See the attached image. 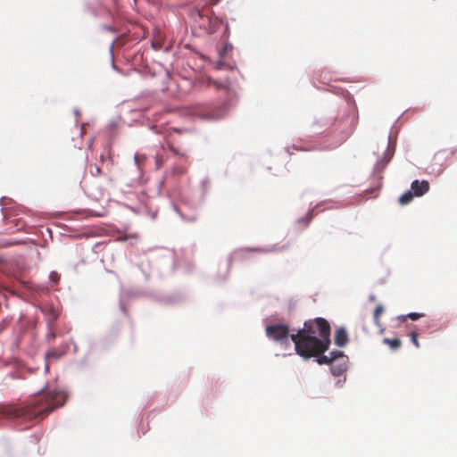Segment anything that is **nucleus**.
<instances>
[{
	"label": "nucleus",
	"instance_id": "nucleus-10",
	"mask_svg": "<svg viewBox=\"0 0 457 457\" xmlns=\"http://www.w3.org/2000/svg\"><path fill=\"white\" fill-rule=\"evenodd\" d=\"M210 190V181L208 178H204L201 180L199 189L193 192L192 199L187 204L191 208H198L202 206Z\"/></svg>",
	"mask_w": 457,
	"mask_h": 457
},
{
	"label": "nucleus",
	"instance_id": "nucleus-48",
	"mask_svg": "<svg viewBox=\"0 0 457 457\" xmlns=\"http://www.w3.org/2000/svg\"><path fill=\"white\" fill-rule=\"evenodd\" d=\"M226 278H227V275H225L222 278L219 279L220 281H224L226 280Z\"/></svg>",
	"mask_w": 457,
	"mask_h": 457
},
{
	"label": "nucleus",
	"instance_id": "nucleus-25",
	"mask_svg": "<svg viewBox=\"0 0 457 457\" xmlns=\"http://www.w3.org/2000/svg\"><path fill=\"white\" fill-rule=\"evenodd\" d=\"M85 10L94 17L98 15L97 8L88 2L85 4Z\"/></svg>",
	"mask_w": 457,
	"mask_h": 457
},
{
	"label": "nucleus",
	"instance_id": "nucleus-8",
	"mask_svg": "<svg viewBox=\"0 0 457 457\" xmlns=\"http://www.w3.org/2000/svg\"><path fill=\"white\" fill-rule=\"evenodd\" d=\"M155 258L159 261V268L162 274L165 275L174 271L176 262L173 251L170 249L160 250L155 254Z\"/></svg>",
	"mask_w": 457,
	"mask_h": 457
},
{
	"label": "nucleus",
	"instance_id": "nucleus-53",
	"mask_svg": "<svg viewBox=\"0 0 457 457\" xmlns=\"http://www.w3.org/2000/svg\"><path fill=\"white\" fill-rule=\"evenodd\" d=\"M215 20L219 21L218 17H215ZM220 22H223V21L220 20Z\"/></svg>",
	"mask_w": 457,
	"mask_h": 457
},
{
	"label": "nucleus",
	"instance_id": "nucleus-56",
	"mask_svg": "<svg viewBox=\"0 0 457 457\" xmlns=\"http://www.w3.org/2000/svg\"><path fill=\"white\" fill-rule=\"evenodd\" d=\"M219 0H216V3H218Z\"/></svg>",
	"mask_w": 457,
	"mask_h": 457
},
{
	"label": "nucleus",
	"instance_id": "nucleus-46",
	"mask_svg": "<svg viewBox=\"0 0 457 457\" xmlns=\"http://www.w3.org/2000/svg\"><path fill=\"white\" fill-rule=\"evenodd\" d=\"M293 147L295 149V150H304L303 148H302L301 146L299 145H294Z\"/></svg>",
	"mask_w": 457,
	"mask_h": 457
},
{
	"label": "nucleus",
	"instance_id": "nucleus-35",
	"mask_svg": "<svg viewBox=\"0 0 457 457\" xmlns=\"http://www.w3.org/2000/svg\"><path fill=\"white\" fill-rule=\"evenodd\" d=\"M439 165L442 166L443 162H441ZM443 171H444V169H442L441 167H439L437 170H436L435 167H433L432 170H431V172L436 176L441 175L443 173Z\"/></svg>",
	"mask_w": 457,
	"mask_h": 457
},
{
	"label": "nucleus",
	"instance_id": "nucleus-57",
	"mask_svg": "<svg viewBox=\"0 0 457 457\" xmlns=\"http://www.w3.org/2000/svg\"><path fill=\"white\" fill-rule=\"evenodd\" d=\"M219 0H216V3H218Z\"/></svg>",
	"mask_w": 457,
	"mask_h": 457
},
{
	"label": "nucleus",
	"instance_id": "nucleus-36",
	"mask_svg": "<svg viewBox=\"0 0 457 457\" xmlns=\"http://www.w3.org/2000/svg\"><path fill=\"white\" fill-rule=\"evenodd\" d=\"M103 29L108 32H116V29L110 25H104Z\"/></svg>",
	"mask_w": 457,
	"mask_h": 457
},
{
	"label": "nucleus",
	"instance_id": "nucleus-20",
	"mask_svg": "<svg viewBox=\"0 0 457 457\" xmlns=\"http://www.w3.org/2000/svg\"><path fill=\"white\" fill-rule=\"evenodd\" d=\"M331 362H337L341 359L349 358L343 351L334 350L328 353Z\"/></svg>",
	"mask_w": 457,
	"mask_h": 457
},
{
	"label": "nucleus",
	"instance_id": "nucleus-16",
	"mask_svg": "<svg viewBox=\"0 0 457 457\" xmlns=\"http://www.w3.org/2000/svg\"><path fill=\"white\" fill-rule=\"evenodd\" d=\"M324 204L323 202L321 203H319L317 204L312 209H310L307 213L305 214V216L303 217H301L297 220V222L299 224H303L304 227H306L310 221L312 220V218L314 217V212L315 210H318V211H324L327 207L325 208H322L321 210H320V208Z\"/></svg>",
	"mask_w": 457,
	"mask_h": 457
},
{
	"label": "nucleus",
	"instance_id": "nucleus-14",
	"mask_svg": "<svg viewBox=\"0 0 457 457\" xmlns=\"http://www.w3.org/2000/svg\"><path fill=\"white\" fill-rule=\"evenodd\" d=\"M313 79L317 80L324 85L328 84L332 80H337L338 79L334 76L328 69L324 68L314 71Z\"/></svg>",
	"mask_w": 457,
	"mask_h": 457
},
{
	"label": "nucleus",
	"instance_id": "nucleus-44",
	"mask_svg": "<svg viewBox=\"0 0 457 457\" xmlns=\"http://www.w3.org/2000/svg\"><path fill=\"white\" fill-rule=\"evenodd\" d=\"M230 265H231V260H230V259H228V263H227V266H228V267H227V269H226V274H228V267H229Z\"/></svg>",
	"mask_w": 457,
	"mask_h": 457
},
{
	"label": "nucleus",
	"instance_id": "nucleus-27",
	"mask_svg": "<svg viewBox=\"0 0 457 457\" xmlns=\"http://www.w3.org/2000/svg\"><path fill=\"white\" fill-rule=\"evenodd\" d=\"M59 280H60V276H59V274H58L56 271H54V270L51 271V272H50V274H49V281H50L54 286H55V285H57V283L59 282Z\"/></svg>",
	"mask_w": 457,
	"mask_h": 457
},
{
	"label": "nucleus",
	"instance_id": "nucleus-51",
	"mask_svg": "<svg viewBox=\"0 0 457 457\" xmlns=\"http://www.w3.org/2000/svg\"><path fill=\"white\" fill-rule=\"evenodd\" d=\"M48 369H49L48 365H46V367H45V370H46V371H47V370H48Z\"/></svg>",
	"mask_w": 457,
	"mask_h": 457
},
{
	"label": "nucleus",
	"instance_id": "nucleus-13",
	"mask_svg": "<svg viewBox=\"0 0 457 457\" xmlns=\"http://www.w3.org/2000/svg\"><path fill=\"white\" fill-rule=\"evenodd\" d=\"M429 182L426 179H414L411 183V191L415 197H421L429 191Z\"/></svg>",
	"mask_w": 457,
	"mask_h": 457
},
{
	"label": "nucleus",
	"instance_id": "nucleus-24",
	"mask_svg": "<svg viewBox=\"0 0 457 457\" xmlns=\"http://www.w3.org/2000/svg\"><path fill=\"white\" fill-rule=\"evenodd\" d=\"M384 312V307L383 305L379 304L378 305L375 310H374V313H373V319H374V322L376 325H379V320H378V317L379 315Z\"/></svg>",
	"mask_w": 457,
	"mask_h": 457
},
{
	"label": "nucleus",
	"instance_id": "nucleus-15",
	"mask_svg": "<svg viewBox=\"0 0 457 457\" xmlns=\"http://www.w3.org/2000/svg\"><path fill=\"white\" fill-rule=\"evenodd\" d=\"M349 341L348 334L345 327H340L337 329L334 338V343L338 347H344Z\"/></svg>",
	"mask_w": 457,
	"mask_h": 457
},
{
	"label": "nucleus",
	"instance_id": "nucleus-52",
	"mask_svg": "<svg viewBox=\"0 0 457 457\" xmlns=\"http://www.w3.org/2000/svg\"><path fill=\"white\" fill-rule=\"evenodd\" d=\"M286 150L287 151V153H288L289 154H291V153L289 152V147H286Z\"/></svg>",
	"mask_w": 457,
	"mask_h": 457
},
{
	"label": "nucleus",
	"instance_id": "nucleus-32",
	"mask_svg": "<svg viewBox=\"0 0 457 457\" xmlns=\"http://www.w3.org/2000/svg\"><path fill=\"white\" fill-rule=\"evenodd\" d=\"M115 42H116V38H114V39L112 41V43H111V45H110V47H109V51H110V53H111V54H112V68L113 70L117 71V67H116L115 62H114V60H113V47H114V44H115Z\"/></svg>",
	"mask_w": 457,
	"mask_h": 457
},
{
	"label": "nucleus",
	"instance_id": "nucleus-3",
	"mask_svg": "<svg viewBox=\"0 0 457 457\" xmlns=\"http://www.w3.org/2000/svg\"><path fill=\"white\" fill-rule=\"evenodd\" d=\"M333 92L343 95L348 111L340 119L324 116L313 122V134L322 135L321 141L313 146L315 149L330 150L338 147L352 135L357 124L358 111L353 97L349 93L345 95L341 88H335Z\"/></svg>",
	"mask_w": 457,
	"mask_h": 457
},
{
	"label": "nucleus",
	"instance_id": "nucleus-11",
	"mask_svg": "<svg viewBox=\"0 0 457 457\" xmlns=\"http://www.w3.org/2000/svg\"><path fill=\"white\" fill-rule=\"evenodd\" d=\"M150 293H147L145 291H143V290H135V289H132V288H122L120 290V301H119V304H120V311L125 314L127 315V302L130 299H133V298H137V297H140V296H149Z\"/></svg>",
	"mask_w": 457,
	"mask_h": 457
},
{
	"label": "nucleus",
	"instance_id": "nucleus-37",
	"mask_svg": "<svg viewBox=\"0 0 457 457\" xmlns=\"http://www.w3.org/2000/svg\"><path fill=\"white\" fill-rule=\"evenodd\" d=\"M173 210L179 215V217L181 218V220H187V219L185 218V216L180 212L179 209L177 207V205L173 204Z\"/></svg>",
	"mask_w": 457,
	"mask_h": 457
},
{
	"label": "nucleus",
	"instance_id": "nucleus-7",
	"mask_svg": "<svg viewBox=\"0 0 457 457\" xmlns=\"http://www.w3.org/2000/svg\"><path fill=\"white\" fill-rule=\"evenodd\" d=\"M394 153L395 146H392L391 136L389 135L386 149L384 151L383 155L377 160L373 166L372 177L375 179L380 180L382 179V173L393 158Z\"/></svg>",
	"mask_w": 457,
	"mask_h": 457
},
{
	"label": "nucleus",
	"instance_id": "nucleus-30",
	"mask_svg": "<svg viewBox=\"0 0 457 457\" xmlns=\"http://www.w3.org/2000/svg\"><path fill=\"white\" fill-rule=\"evenodd\" d=\"M185 172V168L182 166H175L171 169V174L174 176H180Z\"/></svg>",
	"mask_w": 457,
	"mask_h": 457
},
{
	"label": "nucleus",
	"instance_id": "nucleus-33",
	"mask_svg": "<svg viewBox=\"0 0 457 457\" xmlns=\"http://www.w3.org/2000/svg\"><path fill=\"white\" fill-rule=\"evenodd\" d=\"M226 67L229 68L230 70H233V66L229 64H226L223 61H219L216 63V68L219 70L225 69Z\"/></svg>",
	"mask_w": 457,
	"mask_h": 457
},
{
	"label": "nucleus",
	"instance_id": "nucleus-21",
	"mask_svg": "<svg viewBox=\"0 0 457 457\" xmlns=\"http://www.w3.org/2000/svg\"><path fill=\"white\" fill-rule=\"evenodd\" d=\"M285 248H286L285 245H283L280 248H277L275 245H272V246H270L267 248L257 247V248H248V249L250 251H254V252L270 253V252H275V251H278V250H284Z\"/></svg>",
	"mask_w": 457,
	"mask_h": 457
},
{
	"label": "nucleus",
	"instance_id": "nucleus-40",
	"mask_svg": "<svg viewBox=\"0 0 457 457\" xmlns=\"http://www.w3.org/2000/svg\"><path fill=\"white\" fill-rule=\"evenodd\" d=\"M149 129H150L151 130H153V131H154V133H155V134H158V133H159V130H158V129H157V127H156V126H151Z\"/></svg>",
	"mask_w": 457,
	"mask_h": 457
},
{
	"label": "nucleus",
	"instance_id": "nucleus-55",
	"mask_svg": "<svg viewBox=\"0 0 457 457\" xmlns=\"http://www.w3.org/2000/svg\"><path fill=\"white\" fill-rule=\"evenodd\" d=\"M154 217H155V213H153L152 214V219H154Z\"/></svg>",
	"mask_w": 457,
	"mask_h": 457
},
{
	"label": "nucleus",
	"instance_id": "nucleus-12",
	"mask_svg": "<svg viewBox=\"0 0 457 457\" xmlns=\"http://www.w3.org/2000/svg\"><path fill=\"white\" fill-rule=\"evenodd\" d=\"M41 312L46 317V327L55 326V321L60 316V312L53 304H45L41 307Z\"/></svg>",
	"mask_w": 457,
	"mask_h": 457
},
{
	"label": "nucleus",
	"instance_id": "nucleus-50",
	"mask_svg": "<svg viewBox=\"0 0 457 457\" xmlns=\"http://www.w3.org/2000/svg\"><path fill=\"white\" fill-rule=\"evenodd\" d=\"M33 438H35V440H36V441H37V440H38V437H37V436H36V435H35V436H33Z\"/></svg>",
	"mask_w": 457,
	"mask_h": 457
},
{
	"label": "nucleus",
	"instance_id": "nucleus-41",
	"mask_svg": "<svg viewBox=\"0 0 457 457\" xmlns=\"http://www.w3.org/2000/svg\"><path fill=\"white\" fill-rule=\"evenodd\" d=\"M369 300H370V302H375V301H376V296H375V295L370 294V295H369Z\"/></svg>",
	"mask_w": 457,
	"mask_h": 457
},
{
	"label": "nucleus",
	"instance_id": "nucleus-2",
	"mask_svg": "<svg viewBox=\"0 0 457 457\" xmlns=\"http://www.w3.org/2000/svg\"><path fill=\"white\" fill-rule=\"evenodd\" d=\"M43 391V395L35 401L33 406L0 405V426L17 430L28 429L36 418L62 406L67 400V393L62 389L54 387Z\"/></svg>",
	"mask_w": 457,
	"mask_h": 457
},
{
	"label": "nucleus",
	"instance_id": "nucleus-19",
	"mask_svg": "<svg viewBox=\"0 0 457 457\" xmlns=\"http://www.w3.org/2000/svg\"><path fill=\"white\" fill-rule=\"evenodd\" d=\"M414 197H415L414 195H412L411 189H409L406 192H404L402 195L399 196L398 202L402 205H406V204H410Z\"/></svg>",
	"mask_w": 457,
	"mask_h": 457
},
{
	"label": "nucleus",
	"instance_id": "nucleus-42",
	"mask_svg": "<svg viewBox=\"0 0 457 457\" xmlns=\"http://www.w3.org/2000/svg\"><path fill=\"white\" fill-rule=\"evenodd\" d=\"M72 344H73V352L76 353L78 352V345L76 343H74L72 340H71Z\"/></svg>",
	"mask_w": 457,
	"mask_h": 457
},
{
	"label": "nucleus",
	"instance_id": "nucleus-6",
	"mask_svg": "<svg viewBox=\"0 0 457 457\" xmlns=\"http://www.w3.org/2000/svg\"><path fill=\"white\" fill-rule=\"evenodd\" d=\"M349 369V358L332 362L329 366L330 374L335 377L334 386L342 388L346 382V371Z\"/></svg>",
	"mask_w": 457,
	"mask_h": 457
},
{
	"label": "nucleus",
	"instance_id": "nucleus-4",
	"mask_svg": "<svg viewBox=\"0 0 457 457\" xmlns=\"http://www.w3.org/2000/svg\"><path fill=\"white\" fill-rule=\"evenodd\" d=\"M232 107V100L197 103L187 107V115L193 120L216 121L227 116Z\"/></svg>",
	"mask_w": 457,
	"mask_h": 457
},
{
	"label": "nucleus",
	"instance_id": "nucleus-9",
	"mask_svg": "<svg viewBox=\"0 0 457 457\" xmlns=\"http://www.w3.org/2000/svg\"><path fill=\"white\" fill-rule=\"evenodd\" d=\"M149 297L163 306H173L183 303L186 299L182 293L175 292L163 294L160 292L150 293Z\"/></svg>",
	"mask_w": 457,
	"mask_h": 457
},
{
	"label": "nucleus",
	"instance_id": "nucleus-29",
	"mask_svg": "<svg viewBox=\"0 0 457 457\" xmlns=\"http://www.w3.org/2000/svg\"><path fill=\"white\" fill-rule=\"evenodd\" d=\"M94 189H95V187H94V185H92L90 190L93 191ZM96 192H91L96 198L98 196H104V188H102L101 187H96Z\"/></svg>",
	"mask_w": 457,
	"mask_h": 457
},
{
	"label": "nucleus",
	"instance_id": "nucleus-43",
	"mask_svg": "<svg viewBox=\"0 0 457 457\" xmlns=\"http://www.w3.org/2000/svg\"><path fill=\"white\" fill-rule=\"evenodd\" d=\"M73 113H74L75 116H79L80 114V112H79V110L78 108H75L73 110Z\"/></svg>",
	"mask_w": 457,
	"mask_h": 457
},
{
	"label": "nucleus",
	"instance_id": "nucleus-58",
	"mask_svg": "<svg viewBox=\"0 0 457 457\" xmlns=\"http://www.w3.org/2000/svg\"><path fill=\"white\" fill-rule=\"evenodd\" d=\"M137 0H134V2H136Z\"/></svg>",
	"mask_w": 457,
	"mask_h": 457
},
{
	"label": "nucleus",
	"instance_id": "nucleus-18",
	"mask_svg": "<svg viewBox=\"0 0 457 457\" xmlns=\"http://www.w3.org/2000/svg\"><path fill=\"white\" fill-rule=\"evenodd\" d=\"M65 349H52L46 353V359L58 360L65 354Z\"/></svg>",
	"mask_w": 457,
	"mask_h": 457
},
{
	"label": "nucleus",
	"instance_id": "nucleus-39",
	"mask_svg": "<svg viewBox=\"0 0 457 457\" xmlns=\"http://www.w3.org/2000/svg\"><path fill=\"white\" fill-rule=\"evenodd\" d=\"M162 162L163 161L160 156H158V155L155 156V163H156L157 168H159L162 164Z\"/></svg>",
	"mask_w": 457,
	"mask_h": 457
},
{
	"label": "nucleus",
	"instance_id": "nucleus-23",
	"mask_svg": "<svg viewBox=\"0 0 457 457\" xmlns=\"http://www.w3.org/2000/svg\"><path fill=\"white\" fill-rule=\"evenodd\" d=\"M455 151H456V148H450L449 150H440L438 151L436 155H435V158L436 159H438L440 158V156L444 154H446V156L445 159L450 157V156H453L454 154H455Z\"/></svg>",
	"mask_w": 457,
	"mask_h": 457
},
{
	"label": "nucleus",
	"instance_id": "nucleus-47",
	"mask_svg": "<svg viewBox=\"0 0 457 457\" xmlns=\"http://www.w3.org/2000/svg\"><path fill=\"white\" fill-rule=\"evenodd\" d=\"M96 172L99 174L101 172V169L99 167H96Z\"/></svg>",
	"mask_w": 457,
	"mask_h": 457
},
{
	"label": "nucleus",
	"instance_id": "nucleus-31",
	"mask_svg": "<svg viewBox=\"0 0 457 457\" xmlns=\"http://www.w3.org/2000/svg\"><path fill=\"white\" fill-rule=\"evenodd\" d=\"M410 338L411 343L417 347H420V343L418 341V333L416 331H411L410 333Z\"/></svg>",
	"mask_w": 457,
	"mask_h": 457
},
{
	"label": "nucleus",
	"instance_id": "nucleus-49",
	"mask_svg": "<svg viewBox=\"0 0 457 457\" xmlns=\"http://www.w3.org/2000/svg\"><path fill=\"white\" fill-rule=\"evenodd\" d=\"M225 28H226L227 30L228 29V22H225Z\"/></svg>",
	"mask_w": 457,
	"mask_h": 457
},
{
	"label": "nucleus",
	"instance_id": "nucleus-22",
	"mask_svg": "<svg viewBox=\"0 0 457 457\" xmlns=\"http://www.w3.org/2000/svg\"><path fill=\"white\" fill-rule=\"evenodd\" d=\"M54 328L55 326L47 327V333L46 335V340L47 343H52L55 339L56 333L54 331Z\"/></svg>",
	"mask_w": 457,
	"mask_h": 457
},
{
	"label": "nucleus",
	"instance_id": "nucleus-17",
	"mask_svg": "<svg viewBox=\"0 0 457 457\" xmlns=\"http://www.w3.org/2000/svg\"><path fill=\"white\" fill-rule=\"evenodd\" d=\"M383 344L389 345L393 351H397L402 345V341L398 337H395V338L385 337L383 339Z\"/></svg>",
	"mask_w": 457,
	"mask_h": 457
},
{
	"label": "nucleus",
	"instance_id": "nucleus-38",
	"mask_svg": "<svg viewBox=\"0 0 457 457\" xmlns=\"http://www.w3.org/2000/svg\"><path fill=\"white\" fill-rule=\"evenodd\" d=\"M144 267H145V263H144V262H142V263L140 264L139 268L142 270V271H143V273H144V275H145V279H148V278H149V277H150V273H147V272L145 271V268H144Z\"/></svg>",
	"mask_w": 457,
	"mask_h": 457
},
{
	"label": "nucleus",
	"instance_id": "nucleus-45",
	"mask_svg": "<svg viewBox=\"0 0 457 457\" xmlns=\"http://www.w3.org/2000/svg\"><path fill=\"white\" fill-rule=\"evenodd\" d=\"M407 318H408V316H406V314H403V315L398 316V319L401 320H405Z\"/></svg>",
	"mask_w": 457,
	"mask_h": 457
},
{
	"label": "nucleus",
	"instance_id": "nucleus-54",
	"mask_svg": "<svg viewBox=\"0 0 457 457\" xmlns=\"http://www.w3.org/2000/svg\"><path fill=\"white\" fill-rule=\"evenodd\" d=\"M4 199V197L0 198V204H2Z\"/></svg>",
	"mask_w": 457,
	"mask_h": 457
},
{
	"label": "nucleus",
	"instance_id": "nucleus-28",
	"mask_svg": "<svg viewBox=\"0 0 457 457\" xmlns=\"http://www.w3.org/2000/svg\"><path fill=\"white\" fill-rule=\"evenodd\" d=\"M406 316H408V319L415 321L418 320L420 318L424 317L425 314L423 312H411L407 313Z\"/></svg>",
	"mask_w": 457,
	"mask_h": 457
},
{
	"label": "nucleus",
	"instance_id": "nucleus-34",
	"mask_svg": "<svg viewBox=\"0 0 457 457\" xmlns=\"http://www.w3.org/2000/svg\"><path fill=\"white\" fill-rule=\"evenodd\" d=\"M145 155H139L137 154H135L134 155V162H135V164L137 165V167L139 169V162L141 159L145 158Z\"/></svg>",
	"mask_w": 457,
	"mask_h": 457
},
{
	"label": "nucleus",
	"instance_id": "nucleus-1",
	"mask_svg": "<svg viewBox=\"0 0 457 457\" xmlns=\"http://www.w3.org/2000/svg\"><path fill=\"white\" fill-rule=\"evenodd\" d=\"M323 320L320 317L305 320L303 328L291 329L288 323L277 319L270 320L265 324V337L270 342L280 346H287L290 341L294 344L295 354L304 361L312 356L310 349H317L327 344L324 329H320L319 323Z\"/></svg>",
	"mask_w": 457,
	"mask_h": 457
},
{
	"label": "nucleus",
	"instance_id": "nucleus-26",
	"mask_svg": "<svg viewBox=\"0 0 457 457\" xmlns=\"http://www.w3.org/2000/svg\"><path fill=\"white\" fill-rule=\"evenodd\" d=\"M168 148L170 153H172L175 156L179 158H185L187 156L186 152H181L179 148L174 147L172 145H168Z\"/></svg>",
	"mask_w": 457,
	"mask_h": 457
},
{
	"label": "nucleus",
	"instance_id": "nucleus-5",
	"mask_svg": "<svg viewBox=\"0 0 457 457\" xmlns=\"http://www.w3.org/2000/svg\"><path fill=\"white\" fill-rule=\"evenodd\" d=\"M320 319L323 320V322L321 323H319L320 326L319 327L320 329H324V337L325 338L327 339V344H325L324 345L320 346V348H317V349H310V354H312V356L308 359V361H310L311 359L314 358V361L319 364V365H329L332 363L329 356L328 355H325L324 353L328 350L330 345H331V338H330V334H331V328H330V324L329 322L320 317Z\"/></svg>",
	"mask_w": 457,
	"mask_h": 457
}]
</instances>
